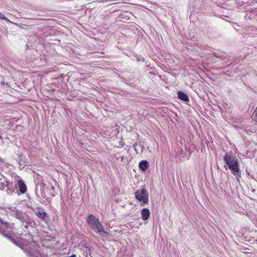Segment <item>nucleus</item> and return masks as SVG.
I'll return each instance as SVG.
<instances>
[{
  "mask_svg": "<svg viewBox=\"0 0 257 257\" xmlns=\"http://www.w3.org/2000/svg\"><path fill=\"white\" fill-rule=\"evenodd\" d=\"M87 223L91 229L101 237H105L108 235V233L104 230L99 219L96 218L95 216L92 214L89 215L87 218Z\"/></svg>",
  "mask_w": 257,
  "mask_h": 257,
  "instance_id": "f257e3e1",
  "label": "nucleus"
},
{
  "mask_svg": "<svg viewBox=\"0 0 257 257\" xmlns=\"http://www.w3.org/2000/svg\"><path fill=\"white\" fill-rule=\"evenodd\" d=\"M225 164L228 166L232 173L234 175L238 174L239 172L238 163L235 156L226 154L223 157Z\"/></svg>",
  "mask_w": 257,
  "mask_h": 257,
  "instance_id": "f03ea898",
  "label": "nucleus"
},
{
  "mask_svg": "<svg viewBox=\"0 0 257 257\" xmlns=\"http://www.w3.org/2000/svg\"><path fill=\"white\" fill-rule=\"evenodd\" d=\"M135 197L144 204H148L149 202V194L145 188H142L141 190H137L135 192Z\"/></svg>",
  "mask_w": 257,
  "mask_h": 257,
  "instance_id": "7ed1b4c3",
  "label": "nucleus"
},
{
  "mask_svg": "<svg viewBox=\"0 0 257 257\" xmlns=\"http://www.w3.org/2000/svg\"><path fill=\"white\" fill-rule=\"evenodd\" d=\"M34 214L39 219L47 222L49 219V215L41 207H37L34 209Z\"/></svg>",
  "mask_w": 257,
  "mask_h": 257,
  "instance_id": "20e7f679",
  "label": "nucleus"
},
{
  "mask_svg": "<svg viewBox=\"0 0 257 257\" xmlns=\"http://www.w3.org/2000/svg\"><path fill=\"white\" fill-rule=\"evenodd\" d=\"M9 185V182L5 177L0 175V189L3 190Z\"/></svg>",
  "mask_w": 257,
  "mask_h": 257,
  "instance_id": "39448f33",
  "label": "nucleus"
},
{
  "mask_svg": "<svg viewBox=\"0 0 257 257\" xmlns=\"http://www.w3.org/2000/svg\"><path fill=\"white\" fill-rule=\"evenodd\" d=\"M142 219L144 220H147L150 216V211L148 208H144L141 211Z\"/></svg>",
  "mask_w": 257,
  "mask_h": 257,
  "instance_id": "423d86ee",
  "label": "nucleus"
},
{
  "mask_svg": "<svg viewBox=\"0 0 257 257\" xmlns=\"http://www.w3.org/2000/svg\"><path fill=\"white\" fill-rule=\"evenodd\" d=\"M18 184L19 188V190L22 193H24L27 190V187L25 183L21 180H19Z\"/></svg>",
  "mask_w": 257,
  "mask_h": 257,
  "instance_id": "0eeeda50",
  "label": "nucleus"
},
{
  "mask_svg": "<svg viewBox=\"0 0 257 257\" xmlns=\"http://www.w3.org/2000/svg\"><path fill=\"white\" fill-rule=\"evenodd\" d=\"M149 165L148 162L146 160L141 161L139 164V167L143 171H145L148 168Z\"/></svg>",
  "mask_w": 257,
  "mask_h": 257,
  "instance_id": "6e6552de",
  "label": "nucleus"
},
{
  "mask_svg": "<svg viewBox=\"0 0 257 257\" xmlns=\"http://www.w3.org/2000/svg\"><path fill=\"white\" fill-rule=\"evenodd\" d=\"M178 96L179 98L182 100H183L184 101L187 102L189 101V97L187 94L185 93L182 92V91H179L177 93Z\"/></svg>",
  "mask_w": 257,
  "mask_h": 257,
  "instance_id": "1a4fd4ad",
  "label": "nucleus"
},
{
  "mask_svg": "<svg viewBox=\"0 0 257 257\" xmlns=\"http://www.w3.org/2000/svg\"><path fill=\"white\" fill-rule=\"evenodd\" d=\"M39 255L40 256V257H48V255L47 254H45L40 253ZM28 256L29 257H39L38 255L33 254H32L31 253H30L29 254Z\"/></svg>",
  "mask_w": 257,
  "mask_h": 257,
  "instance_id": "9d476101",
  "label": "nucleus"
},
{
  "mask_svg": "<svg viewBox=\"0 0 257 257\" xmlns=\"http://www.w3.org/2000/svg\"><path fill=\"white\" fill-rule=\"evenodd\" d=\"M0 222L2 224L5 225L6 227L7 228H9V227H10V225L9 224V223L7 221H5L3 220L2 218L0 217Z\"/></svg>",
  "mask_w": 257,
  "mask_h": 257,
  "instance_id": "9b49d317",
  "label": "nucleus"
},
{
  "mask_svg": "<svg viewBox=\"0 0 257 257\" xmlns=\"http://www.w3.org/2000/svg\"><path fill=\"white\" fill-rule=\"evenodd\" d=\"M0 19H3V20H6V21H10L9 20V19L6 17L2 13H0Z\"/></svg>",
  "mask_w": 257,
  "mask_h": 257,
  "instance_id": "f8f14e48",
  "label": "nucleus"
},
{
  "mask_svg": "<svg viewBox=\"0 0 257 257\" xmlns=\"http://www.w3.org/2000/svg\"><path fill=\"white\" fill-rule=\"evenodd\" d=\"M253 114H255L256 116H257V107H256Z\"/></svg>",
  "mask_w": 257,
  "mask_h": 257,
  "instance_id": "ddd939ff",
  "label": "nucleus"
},
{
  "mask_svg": "<svg viewBox=\"0 0 257 257\" xmlns=\"http://www.w3.org/2000/svg\"><path fill=\"white\" fill-rule=\"evenodd\" d=\"M3 230L2 229V228L1 227H0V232H2L3 233V234H4V235H6L5 234V233L3 232Z\"/></svg>",
  "mask_w": 257,
  "mask_h": 257,
  "instance_id": "4468645a",
  "label": "nucleus"
},
{
  "mask_svg": "<svg viewBox=\"0 0 257 257\" xmlns=\"http://www.w3.org/2000/svg\"><path fill=\"white\" fill-rule=\"evenodd\" d=\"M137 145V144H135V145H134V147H135V150H136V146Z\"/></svg>",
  "mask_w": 257,
  "mask_h": 257,
  "instance_id": "2eb2a0df",
  "label": "nucleus"
}]
</instances>
